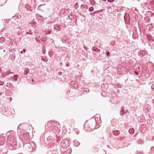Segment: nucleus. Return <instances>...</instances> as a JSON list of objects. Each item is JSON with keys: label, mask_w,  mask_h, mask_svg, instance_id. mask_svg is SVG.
<instances>
[{"label": "nucleus", "mask_w": 154, "mask_h": 154, "mask_svg": "<svg viewBox=\"0 0 154 154\" xmlns=\"http://www.w3.org/2000/svg\"><path fill=\"white\" fill-rule=\"evenodd\" d=\"M6 135L8 136L7 141V147L10 150L15 149L17 143L14 132L13 131H8Z\"/></svg>", "instance_id": "f257e3e1"}, {"label": "nucleus", "mask_w": 154, "mask_h": 154, "mask_svg": "<svg viewBox=\"0 0 154 154\" xmlns=\"http://www.w3.org/2000/svg\"><path fill=\"white\" fill-rule=\"evenodd\" d=\"M32 145L34 146V149L36 147L35 144L33 142H31L30 143H27L25 144L23 146V148L27 151L31 152L33 148Z\"/></svg>", "instance_id": "f03ea898"}, {"label": "nucleus", "mask_w": 154, "mask_h": 154, "mask_svg": "<svg viewBox=\"0 0 154 154\" xmlns=\"http://www.w3.org/2000/svg\"><path fill=\"white\" fill-rule=\"evenodd\" d=\"M91 129H94L95 128L96 125V121L95 119H91L88 121H87Z\"/></svg>", "instance_id": "7ed1b4c3"}, {"label": "nucleus", "mask_w": 154, "mask_h": 154, "mask_svg": "<svg viewBox=\"0 0 154 154\" xmlns=\"http://www.w3.org/2000/svg\"><path fill=\"white\" fill-rule=\"evenodd\" d=\"M29 125L27 123H23L20 125L18 126V128L25 131L28 128Z\"/></svg>", "instance_id": "20e7f679"}, {"label": "nucleus", "mask_w": 154, "mask_h": 154, "mask_svg": "<svg viewBox=\"0 0 154 154\" xmlns=\"http://www.w3.org/2000/svg\"><path fill=\"white\" fill-rule=\"evenodd\" d=\"M69 141L67 140H63L61 142V145L63 148L64 149L69 146Z\"/></svg>", "instance_id": "39448f33"}, {"label": "nucleus", "mask_w": 154, "mask_h": 154, "mask_svg": "<svg viewBox=\"0 0 154 154\" xmlns=\"http://www.w3.org/2000/svg\"><path fill=\"white\" fill-rule=\"evenodd\" d=\"M84 128L85 129L88 131H90L91 129L88 122H85L84 125Z\"/></svg>", "instance_id": "423d86ee"}, {"label": "nucleus", "mask_w": 154, "mask_h": 154, "mask_svg": "<svg viewBox=\"0 0 154 154\" xmlns=\"http://www.w3.org/2000/svg\"><path fill=\"white\" fill-rule=\"evenodd\" d=\"M21 136L23 139H28L29 134L28 133L26 132L22 133L21 134Z\"/></svg>", "instance_id": "0eeeda50"}, {"label": "nucleus", "mask_w": 154, "mask_h": 154, "mask_svg": "<svg viewBox=\"0 0 154 154\" xmlns=\"http://www.w3.org/2000/svg\"><path fill=\"white\" fill-rule=\"evenodd\" d=\"M6 153L5 148H3V146L0 145V154H5Z\"/></svg>", "instance_id": "6e6552de"}, {"label": "nucleus", "mask_w": 154, "mask_h": 154, "mask_svg": "<svg viewBox=\"0 0 154 154\" xmlns=\"http://www.w3.org/2000/svg\"><path fill=\"white\" fill-rule=\"evenodd\" d=\"M5 141V138L3 136H0V145L3 146Z\"/></svg>", "instance_id": "1a4fd4ad"}, {"label": "nucleus", "mask_w": 154, "mask_h": 154, "mask_svg": "<svg viewBox=\"0 0 154 154\" xmlns=\"http://www.w3.org/2000/svg\"><path fill=\"white\" fill-rule=\"evenodd\" d=\"M66 150H64L62 152V154H70L71 152V150L70 149H66Z\"/></svg>", "instance_id": "9d476101"}, {"label": "nucleus", "mask_w": 154, "mask_h": 154, "mask_svg": "<svg viewBox=\"0 0 154 154\" xmlns=\"http://www.w3.org/2000/svg\"><path fill=\"white\" fill-rule=\"evenodd\" d=\"M151 106L148 104H146L143 107L144 110H147L146 111H148L149 110H150L151 109Z\"/></svg>", "instance_id": "9b49d317"}, {"label": "nucleus", "mask_w": 154, "mask_h": 154, "mask_svg": "<svg viewBox=\"0 0 154 154\" xmlns=\"http://www.w3.org/2000/svg\"><path fill=\"white\" fill-rule=\"evenodd\" d=\"M112 133L114 135L117 136L118 135L120 134V132L119 131L116 130L113 131H112Z\"/></svg>", "instance_id": "f8f14e48"}, {"label": "nucleus", "mask_w": 154, "mask_h": 154, "mask_svg": "<svg viewBox=\"0 0 154 154\" xmlns=\"http://www.w3.org/2000/svg\"><path fill=\"white\" fill-rule=\"evenodd\" d=\"M61 29V27L59 25L56 24L54 26V29L56 30L59 31Z\"/></svg>", "instance_id": "ddd939ff"}, {"label": "nucleus", "mask_w": 154, "mask_h": 154, "mask_svg": "<svg viewBox=\"0 0 154 154\" xmlns=\"http://www.w3.org/2000/svg\"><path fill=\"white\" fill-rule=\"evenodd\" d=\"M124 107H122L121 111H120V114L121 116H123L125 114V111L124 110Z\"/></svg>", "instance_id": "4468645a"}, {"label": "nucleus", "mask_w": 154, "mask_h": 154, "mask_svg": "<svg viewBox=\"0 0 154 154\" xmlns=\"http://www.w3.org/2000/svg\"><path fill=\"white\" fill-rule=\"evenodd\" d=\"M46 140L48 143H51L52 141V139L51 136H49L47 138Z\"/></svg>", "instance_id": "2eb2a0df"}, {"label": "nucleus", "mask_w": 154, "mask_h": 154, "mask_svg": "<svg viewBox=\"0 0 154 154\" xmlns=\"http://www.w3.org/2000/svg\"><path fill=\"white\" fill-rule=\"evenodd\" d=\"M74 146H78L80 144V143L77 140H75L73 141Z\"/></svg>", "instance_id": "dca6fc26"}, {"label": "nucleus", "mask_w": 154, "mask_h": 154, "mask_svg": "<svg viewBox=\"0 0 154 154\" xmlns=\"http://www.w3.org/2000/svg\"><path fill=\"white\" fill-rule=\"evenodd\" d=\"M153 26L152 24H149L146 26V29L150 30L152 29Z\"/></svg>", "instance_id": "f3484780"}, {"label": "nucleus", "mask_w": 154, "mask_h": 154, "mask_svg": "<svg viewBox=\"0 0 154 154\" xmlns=\"http://www.w3.org/2000/svg\"><path fill=\"white\" fill-rule=\"evenodd\" d=\"M25 8L28 11H32L31 6L28 5H25Z\"/></svg>", "instance_id": "a211bd4d"}, {"label": "nucleus", "mask_w": 154, "mask_h": 154, "mask_svg": "<svg viewBox=\"0 0 154 154\" xmlns=\"http://www.w3.org/2000/svg\"><path fill=\"white\" fill-rule=\"evenodd\" d=\"M124 137H119L118 138H115L116 140L117 141H122L124 139Z\"/></svg>", "instance_id": "6ab92c4d"}, {"label": "nucleus", "mask_w": 154, "mask_h": 154, "mask_svg": "<svg viewBox=\"0 0 154 154\" xmlns=\"http://www.w3.org/2000/svg\"><path fill=\"white\" fill-rule=\"evenodd\" d=\"M13 43V42L11 40H8L6 44L8 45H12Z\"/></svg>", "instance_id": "aec40b11"}, {"label": "nucleus", "mask_w": 154, "mask_h": 154, "mask_svg": "<svg viewBox=\"0 0 154 154\" xmlns=\"http://www.w3.org/2000/svg\"><path fill=\"white\" fill-rule=\"evenodd\" d=\"M29 69L28 68H26L25 69L24 71V75H26L29 72Z\"/></svg>", "instance_id": "412c9836"}, {"label": "nucleus", "mask_w": 154, "mask_h": 154, "mask_svg": "<svg viewBox=\"0 0 154 154\" xmlns=\"http://www.w3.org/2000/svg\"><path fill=\"white\" fill-rule=\"evenodd\" d=\"M18 76V75H14L13 77V80L15 81H17V78Z\"/></svg>", "instance_id": "4be33fe9"}, {"label": "nucleus", "mask_w": 154, "mask_h": 154, "mask_svg": "<svg viewBox=\"0 0 154 154\" xmlns=\"http://www.w3.org/2000/svg\"><path fill=\"white\" fill-rule=\"evenodd\" d=\"M147 123L148 124L152 125L153 123V121L151 119H148L147 121Z\"/></svg>", "instance_id": "5701e85b"}, {"label": "nucleus", "mask_w": 154, "mask_h": 154, "mask_svg": "<svg viewBox=\"0 0 154 154\" xmlns=\"http://www.w3.org/2000/svg\"><path fill=\"white\" fill-rule=\"evenodd\" d=\"M6 86L9 88H11V87H13L12 84L11 83H7Z\"/></svg>", "instance_id": "b1692460"}, {"label": "nucleus", "mask_w": 154, "mask_h": 154, "mask_svg": "<svg viewBox=\"0 0 154 154\" xmlns=\"http://www.w3.org/2000/svg\"><path fill=\"white\" fill-rule=\"evenodd\" d=\"M139 53L140 54V55L141 56H142L145 54V51H140L139 52Z\"/></svg>", "instance_id": "393cba45"}, {"label": "nucleus", "mask_w": 154, "mask_h": 154, "mask_svg": "<svg viewBox=\"0 0 154 154\" xmlns=\"http://www.w3.org/2000/svg\"><path fill=\"white\" fill-rule=\"evenodd\" d=\"M11 58V60H14L15 59V56L13 54H12L10 55Z\"/></svg>", "instance_id": "a878e982"}, {"label": "nucleus", "mask_w": 154, "mask_h": 154, "mask_svg": "<svg viewBox=\"0 0 154 154\" xmlns=\"http://www.w3.org/2000/svg\"><path fill=\"white\" fill-rule=\"evenodd\" d=\"M94 9L93 7H91L89 8L88 11H90L91 12L94 11Z\"/></svg>", "instance_id": "bb28decb"}, {"label": "nucleus", "mask_w": 154, "mask_h": 154, "mask_svg": "<svg viewBox=\"0 0 154 154\" xmlns=\"http://www.w3.org/2000/svg\"><path fill=\"white\" fill-rule=\"evenodd\" d=\"M43 5H40L38 7V10H40L42 11V9H41V7H42V6Z\"/></svg>", "instance_id": "cd10ccee"}, {"label": "nucleus", "mask_w": 154, "mask_h": 154, "mask_svg": "<svg viewBox=\"0 0 154 154\" xmlns=\"http://www.w3.org/2000/svg\"><path fill=\"white\" fill-rule=\"evenodd\" d=\"M91 4H92V5H94L95 4V2L94 0H93L91 2Z\"/></svg>", "instance_id": "c85d7f7f"}, {"label": "nucleus", "mask_w": 154, "mask_h": 154, "mask_svg": "<svg viewBox=\"0 0 154 154\" xmlns=\"http://www.w3.org/2000/svg\"><path fill=\"white\" fill-rule=\"evenodd\" d=\"M133 129L130 130L129 131V133L130 134H132L133 133Z\"/></svg>", "instance_id": "c756f323"}, {"label": "nucleus", "mask_w": 154, "mask_h": 154, "mask_svg": "<svg viewBox=\"0 0 154 154\" xmlns=\"http://www.w3.org/2000/svg\"><path fill=\"white\" fill-rule=\"evenodd\" d=\"M10 73V72H6L5 73V75H8Z\"/></svg>", "instance_id": "7c9ffc66"}, {"label": "nucleus", "mask_w": 154, "mask_h": 154, "mask_svg": "<svg viewBox=\"0 0 154 154\" xmlns=\"http://www.w3.org/2000/svg\"><path fill=\"white\" fill-rule=\"evenodd\" d=\"M4 84V82H2L1 81H0V85H3Z\"/></svg>", "instance_id": "2f4dec72"}, {"label": "nucleus", "mask_w": 154, "mask_h": 154, "mask_svg": "<svg viewBox=\"0 0 154 154\" xmlns=\"http://www.w3.org/2000/svg\"><path fill=\"white\" fill-rule=\"evenodd\" d=\"M109 51H107L106 53V54L107 55V56H109Z\"/></svg>", "instance_id": "473e14b6"}, {"label": "nucleus", "mask_w": 154, "mask_h": 154, "mask_svg": "<svg viewBox=\"0 0 154 154\" xmlns=\"http://www.w3.org/2000/svg\"><path fill=\"white\" fill-rule=\"evenodd\" d=\"M87 91H88V89L87 88H84V91L86 92H87Z\"/></svg>", "instance_id": "72a5a7b5"}, {"label": "nucleus", "mask_w": 154, "mask_h": 154, "mask_svg": "<svg viewBox=\"0 0 154 154\" xmlns=\"http://www.w3.org/2000/svg\"><path fill=\"white\" fill-rule=\"evenodd\" d=\"M32 33H29V32H26V35H27V34H30L31 35H32Z\"/></svg>", "instance_id": "f704fd0d"}, {"label": "nucleus", "mask_w": 154, "mask_h": 154, "mask_svg": "<svg viewBox=\"0 0 154 154\" xmlns=\"http://www.w3.org/2000/svg\"><path fill=\"white\" fill-rule=\"evenodd\" d=\"M103 10V9H101L100 10H97V13H99V12H101Z\"/></svg>", "instance_id": "c9c22d12"}, {"label": "nucleus", "mask_w": 154, "mask_h": 154, "mask_svg": "<svg viewBox=\"0 0 154 154\" xmlns=\"http://www.w3.org/2000/svg\"><path fill=\"white\" fill-rule=\"evenodd\" d=\"M114 1V0H107V1L108 2H113Z\"/></svg>", "instance_id": "e433bc0d"}, {"label": "nucleus", "mask_w": 154, "mask_h": 154, "mask_svg": "<svg viewBox=\"0 0 154 154\" xmlns=\"http://www.w3.org/2000/svg\"><path fill=\"white\" fill-rule=\"evenodd\" d=\"M90 14H91V16H94V15H95V14H94V12H93V13H90Z\"/></svg>", "instance_id": "4c0bfd02"}, {"label": "nucleus", "mask_w": 154, "mask_h": 154, "mask_svg": "<svg viewBox=\"0 0 154 154\" xmlns=\"http://www.w3.org/2000/svg\"><path fill=\"white\" fill-rule=\"evenodd\" d=\"M134 73L136 75H139V73H138L136 72V71H135L134 72Z\"/></svg>", "instance_id": "58836bf2"}, {"label": "nucleus", "mask_w": 154, "mask_h": 154, "mask_svg": "<svg viewBox=\"0 0 154 154\" xmlns=\"http://www.w3.org/2000/svg\"><path fill=\"white\" fill-rule=\"evenodd\" d=\"M151 88L154 91V84L152 86Z\"/></svg>", "instance_id": "ea45409f"}, {"label": "nucleus", "mask_w": 154, "mask_h": 154, "mask_svg": "<svg viewBox=\"0 0 154 154\" xmlns=\"http://www.w3.org/2000/svg\"><path fill=\"white\" fill-rule=\"evenodd\" d=\"M94 51H100V50L98 49L97 48L96 49H95V50H94Z\"/></svg>", "instance_id": "a19ab883"}, {"label": "nucleus", "mask_w": 154, "mask_h": 154, "mask_svg": "<svg viewBox=\"0 0 154 154\" xmlns=\"http://www.w3.org/2000/svg\"><path fill=\"white\" fill-rule=\"evenodd\" d=\"M75 5L77 8H78V3L76 2L75 4Z\"/></svg>", "instance_id": "79ce46f5"}, {"label": "nucleus", "mask_w": 154, "mask_h": 154, "mask_svg": "<svg viewBox=\"0 0 154 154\" xmlns=\"http://www.w3.org/2000/svg\"><path fill=\"white\" fill-rule=\"evenodd\" d=\"M152 141H154V136L152 137Z\"/></svg>", "instance_id": "37998d69"}, {"label": "nucleus", "mask_w": 154, "mask_h": 154, "mask_svg": "<svg viewBox=\"0 0 154 154\" xmlns=\"http://www.w3.org/2000/svg\"><path fill=\"white\" fill-rule=\"evenodd\" d=\"M105 86V85L104 84H103L102 85H101V87L102 88H103V87L104 86Z\"/></svg>", "instance_id": "c03bdc74"}, {"label": "nucleus", "mask_w": 154, "mask_h": 154, "mask_svg": "<svg viewBox=\"0 0 154 154\" xmlns=\"http://www.w3.org/2000/svg\"><path fill=\"white\" fill-rule=\"evenodd\" d=\"M81 8H84V5H82L81 6Z\"/></svg>", "instance_id": "a18cd8bd"}, {"label": "nucleus", "mask_w": 154, "mask_h": 154, "mask_svg": "<svg viewBox=\"0 0 154 154\" xmlns=\"http://www.w3.org/2000/svg\"><path fill=\"white\" fill-rule=\"evenodd\" d=\"M69 19L70 20H72L73 19L72 17L70 18L69 15Z\"/></svg>", "instance_id": "49530a36"}, {"label": "nucleus", "mask_w": 154, "mask_h": 154, "mask_svg": "<svg viewBox=\"0 0 154 154\" xmlns=\"http://www.w3.org/2000/svg\"><path fill=\"white\" fill-rule=\"evenodd\" d=\"M125 111V114L127 113L128 112V111L127 110H126Z\"/></svg>", "instance_id": "de8ad7c7"}, {"label": "nucleus", "mask_w": 154, "mask_h": 154, "mask_svg": "<svg viewBox=\"0 0 154 154\" xmlns=\"http://www.w3.org/2000/svg\"><path fill=\"white\" fill-rule=\"evenodd\" d=\"M1 39H2V40L4 41L5 40V38L3 37H2Z\"/></svg>", "instance_id": "09e8293b"}, {"label": "nucleus", "mask_w": 154, "mask_h": 154, "mask_svg": "<svg viewBox=\"0 0 154 154\" xmlns=\"http://www.w3.org/2000/svg\"><path fill=\"white\" fill-rule=\"evenodd\" d=\"M94 14H96V13H97V11H94Z\"/></svg>", "instance_id": "8fccbe9b"}, {"label": "nucleus", "mask_w": 154, "mask_h": 154, "mask_svg": "<svg viewBox=\"0 0 154 154\" xmlns=\"http://www.w3.org/2000/svg\"><path fill=\"white\" fill-rule=\"evenodd\" d=\"M58 73L59 74V75H61L62 74V72H59Z\"/></svg>", "instance_id": "3c124183"}, {"label": "nucleus", "mask_w": 154, "mask_h": 154, "mask_svg": "<svg viewBox=\"0 0 154 154\" xmlns=\"http://www.w3.org/2000/svg\"><path fill=\"white\" fill-rule=\"evenodd\" d=\"M24 52H25L26 50L25 49H23V50Z\"/></svg>", "instance_id": "603ef678"}, {"label": "nucleus", "mask_w": 154, "mask_h": 154, "mask_svg": "<svg viewBox=\"0 0 154 154\" xmlns=\"http://www.w3.org/2000/svg\"><path fill=\"white\" fill-rule=\"evenodd\" d=\"M76 133L77 134H79V132H78V131H77V132H76Z\"/></svg>", "instance_id": "864d4df0"}, {"label": "nucleus", "mask_w": 154, "mask_h": 154, "mask_svg": "<svg viewBox=\"0 0 154 154\" xmlns=\"http://www.w3.org/2000/svg\"><path fill=\"white\" fill-rule=\"evenodd\" d=\"M20 53H21V54H23V52H22V51H21L20 52Z\"/></svg>", "instance_id": "5fc2aeb1"}, {"label": "nucleus", "mask_w": 154, "mask_h": 154, "mask_svg": "<svg viewBox=\"0 0 154 154\" xmlns=\"http://www.w3.org/2000/svg\"><path fill=\"white\" fill-rule=\"evenodd\" d=\"M58 141H59V140H57V143L59 142H58Z\"/></svg>", "instance_id": "6e6d98bb"}, {"label": "nucleus", "mask_w": 154, "mask_h": 154, "mask_svg": "<svg viewBox=\"0 0 154 154\" xmlns=\"http://www.w3.org/2000/svg\"><path fill=\"white\" fill-rule=\"evenodd\" d=\"M151 148L152 149H153V148H154V147H152Z\"/></svg>", "instance_id": "4d7b16f0"}, {"label": "nucleus", "mask_w": 154, "mask_h": 154, "mask_svg": "<svg viewBox=\"0 0 154 154\" xmlns=\"http://www.w3.org/2000/svg\"><path fill=\"white\" fill-rule=\"evenodd\" d=\"M66 66L67 67H68L69 66L67 64L66 65Z\"/></svg>", "instance_id": "13d9d810"}, {"label": "nucleus", "mask_w": 154, "mask_h": 154, "mask_svg": "<svg viewBox=\"0 0 154 154\" xmlns=\"http://www.w3.org/2000/svg\"><path fill=\"white\" fill-rule=\"evenodd\" d=\"M3 51L5 52V50H3Z\"/></svg>", "instance_id": "bf43d9fd"}, {"label": "nucleus", "mask_w": 154, "mask_h": 154, "mask_svg": "<svg viewBox=\"0 0 154 154\" xmlns=\"http://www.w3.org/2000/svg\"><path fill=\"white\" fill-rule=\"evenodd\" d=\"M31 30H29V32H31Z\"/></svg>", "instance_id": "052dcab7"}, {"label": "nucleus", "mask_w": 154, "mask_h": 154, "mask_svg": "<svg viewBox=\"0 0 154 154\" xmlns=\"http://www.w3.org/2000/svg\"><path fill=\"white\" fill-rule=\"evenodd\" d=\"M32 81H33V79H32Z\"/></svg>", "instance_id": "680f3d73"}, {"label": "nucleus", "mask_w": 154, "mask_h": 154, "mask_svg": "<svg viewBox=\"0 0 154 154\" xmlns=\"http://www.w3.org/2000/svg\"><path fill=\"white\" fill-rule=\"evenodd\" d=\"M55 154H57V153H55Z\"/></svg>", "instance_id": "e2e57ef3"}]
</instances>
